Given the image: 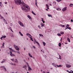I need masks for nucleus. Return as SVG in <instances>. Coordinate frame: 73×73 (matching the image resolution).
Returning a JSON list of instances; mask_svg holds the SVG:
<instances>
[{
    "mask_svg": "<svg viewBox=\"0 0 73 73\" xmlns=\"http://www.w3.org/2000/svg\"><path fill=\"white\" fill-rule=\"evenodd\" d=\"M14 2L15 4L17 5H22V9L24 12H28L30 11L29 6L24 3L23 1V3H22L21 0H14Z\"/></svg>",
    "mask_w": 73,
    "mask_h": 73,
    "instance_id": "1",
    "label": "nucleus"
},
{
    "mask_svg": "<svg viewBox=\"0 0 73 73\" xmlns=\"http://www.w3.org/2000/svg\"><path fill=\"white\" fill-rule=\"evenodd\" d=\"M19 23L20 24V26L22 27H25V26H24V24L22 23V22H21V21H19Z\"/></svg>",
    "mask_w": 73,
    "mask_h": 73,
    "instance_id": "2",
    "label": "nucleus"
},
{
    "mask_svg": "<svg viewBox=\"0 0 73 73\" xmlns=\"http://www.w3.org/2000/svg\"><path fill=\"white\" fill-rule=\"evenodd\" d=\"M14 46L16 50H18V51H19L20 50V48L18 47V46H16L15 45H14Z\"/></svg>",
    "mask_w": 73,
    "mask_h": 73,
    "instance_id": "3",
    "label": "nucleus"
},
{
    "mask_svg": "<svg viewBox=\"0 0 73 73\" xmlns=\"http://www.w3.org/2000/svg\"><path fill=\"white\" fill-rule=\"evenodd\" d=\"M66 68H70V67H71L72 66L70 64H66Z\"/></svg>",
    "mask_w": 73,
    "mask_h": 73,
    "instance_id": "4",
    "label": "nucleus"
},
{
    "mask_svg": "<svg viewBox=\"0 0 73 73\" xmlns=\"http://www.w3.org/2000/svg\"><path fill=\"white\" fill-rule=\"evenodd\" d=\"M10 55L11 56V57H15V55L13 54L12 52H10Z\"/></svg>",
    "mask_w": 73,
    "mask_h": 73,
    "instance_id": "5",
    "label": "nucleus"
},
{
    "mask_svg": "<svg viewBox=\"0 0 73 73\" xmlns=\"http://www.w3.org/2000/svg\"><path fill=\"white\" fill-rule=\"evenodd\" d=\"M9 49H10V52L11 53V52H16L13 49L11 48H9Z\"/></svg>",
    "mask_w": 73,
    "mask_h": 73,
    "instance_id": "6",
    "label": "nucleus"
},
{
    "mask_svg": "<svg viewBox=\"0 0 73 73\" xmlns=\"http://www.w3.org/2000/svg\"><path fill=\"white\" fill-rule=\"evenodd\" d=\"M35 41L36 44H37L39 46H40V44H39V43H38L37 42V41H36V40L35 39Z\"/></svg>",
    "mask_w": 73,
    "mask_h": 73,
    "instance_id": "7",
    "label": "nucleus"
},
{
    "mask_svg": "<svg viewBox=\"0 0 73 73\" xmlns=\"http://www.w3.org/2000/svg\"><path fill=\"white\" fill-rule=\"evenodd\" d=\"M66 7L62 9V11H66Z\"/></svg>",
    "mask_w": 73,
    "mask_h": 73,
    "instance_id": "8",
    "label": "nucleus"
},
{
    "mask_svg": "<svg viewBox=\"0 0 73 73\" xmlns=\"http://www.w3.org/2000/svg\"><path fill=\"white\" fill-rule=\"evenodd\" d=\"M27 36H28V37H32L31 35H30L29 34L27 33Z\"/></svg>",
    "mask_w": 73,
    "mask_h": 73,
    "instance_id": "9",
    "label": "nucleus"
},
{
    "mask_svg": "<svg viewBox=\"0 0 73 73\" xmlns=\"http://www.w3.org/2000/svg\"><path fill=\"white\" fill-rule=\"evenodd\" d=\"M28 67L29 70H32V68H31V67H30V66H28Z\"/></svg>",
    "mask_w": 73,
    "mask_h": 73,
    "instance_id": "10",
    "label": "nucleus"
},
{
    "mask_svg": "<svg viewBox=\"0 0 73 73\" xmlns=\"http://www.w3.org/2000/svg\"><path fill=\"white\" fill-rule=\"evenodd\" d=\"M27 17L28 18H29V19H30V20H32V18H31V17L29 15H28Z\"/></svg>",
    "mask_w": 73,
    "mask_h": 73,
    "instance_id": "11",
    "label": "nucleus"
},
{
    "mask_svg": "<svg viewBox=\"0 0 73 73\" xmlns=\"http://www.w3.org/2000/svg\"><path fill=\"white\" fill-rule=\"evenodd\" d=\"M63 66L62 65H57V66L58 68H60V67H62Z\"/></svg>",
    "mask_w": 73,
    "mask_h": 73,
    "instance_id": "12",
    "label": "nucleus"
},
{
    "mask_svg": "<svg viewBox=\"0 0 73 73\" xmlns=\"http://www.w3.org/2000/svg\"><path fill=\"white\" fill-rule=\"evenodd\" d=\"M41 27H44V24L43 23H41Z\"/></svg>",
    "mask_w": 73,
    "mask_h": 73,
    "instance_id": "13",
    "label": "nucleus"
},
{
    "mask_svg": "<svg viewBox=\"0 0 73 73\" xmlns=\"http://www.w3.org/2000/svg\"><path fill=\"white\" fill-rule=\"evenodd\" d=\"M52 65H53L56 68V67L57 66V65L55 64L54 63H52Z\"/></svg>",
    "mask_w": 73,
    "mask_h": 73,
    "instance_id": "14",
    "label": "nucleus"
},
{
    "mask_svg": "<svg viewBox=\"0 0 73 73\" xmlns=\"http://www.w3.org/2000/svg\"><path fill=\"white\" fill-rule=\"evenodd\" d=\"M41 19H42V22H43V23H45V22L44 21V19H43V18H41Z\"/></svg>",
    "mask_w": 73,
    "mask_h": 73,
    "instance_id": "15",
    "label": "nucleus"
},
{
    "mask_svg": "<svg viewBox=\"0 0 73 73\" xmlns=\"http://www.w3.org/2000/svg\"><path fill=\"white\" fill-rule=\"evenodd\" d=\"M19 34L21 36H23V34L21 33V32H19Z\"/></svg>",
    "mask_w": 73,
    "mask_h": 73,
    "instance_id": "16",
    "label": "nucleus"
},
{
    "mask_svg": "<svg viewBox=\"0 0 73 73\" xmlns=\"http://www.w3.org/2000/svg\"><path fill=\"white\" fill-rule=\"evenodd\" d=\"M29 56L30 57H31V58H32V56L31 55V54H30V53H29Z\"/></svg>",
    "mask_w": 73,
    "mask_h": 73,
    "instance_id": "17",
    "label": "nucleus"
},
{
    "mask_svg": "<svg viewBox=\"0 0 73 73\" xmlns=\"http://www.w3.org/2000/svg\"><path fill=\"white\" fill-rule=\"evenodd\" d=\"M67 40L69 42H70V39L69 38H67Z\"/></svg>",
    "mask_w": 73,
    "mask_h": 73,
    "instance_id": "18",
    "label": "nucleus"
},
{
    "mask_svg": "<svg viewBox=\"0 0 73 73\" xmlns=\"http://www.w3.org/2000/svg\"><path fill=\"white\" fill-rule=\"evenodd\" d=\"M46 6L47 7V9H49V6H48V5L46 4Z\"/></svg>",
    "mask_w": 73,
    "mask_h": 73,
    "instance_id": "19",
    "label": "nucleus"
},
{
    "mask_svg": "<svg viewBox=\"0 0 73 73\" xmlns=\"http://www.w3.org/2000/svg\"><path fill=\"white\" fill-rule=\"evenodd\" d=\"M27 66L26 65H25L23 66V68H25V69H26L25 68H27Z\"/></svg>",
    "mask_w": 73,
    "mask_h": 73,
    "instance_id": "20",
    "label": "nucleus"
},
{
    "mask_svg": "<svg viewBox=\"0 0 73 73\" xmlns=\"http://www.w3.org/2000/svg\"><path fill=\"white\" fill-rule=\"evenodd\" d=\"M32 13L34 15H35V16H36V14H35V13H34L33 12V11H32Z\"/></svg>",
    "mask_w": 73,
    "mask_h": 73,
    "instance_id": "21",
    "label": "nucleus"
},
{
    "mask_svg": "<svg viewBox=\"0 0 73 73\" xmlns=\"http://www.w3.org/2000/svg\"><path fill=\"white\" fill-rule=\"evenodd\" d=\"M14 62H18V61H17V59H15L14 60Z\"/></svg>",
    "mask_w": 73,
    "mask_h": 73,
    "instance_id": "22",
    "label": "nucleus"
},
{
    "mask_svg": "<svg viewBox=\"0 0 73 73\" xmlns=\"http://www.w3.org/2000/svg\"><path fill=\"white\" fill-rule=\"evenodd\" d=\"M32 37H30V39L31 40V41H33V38H32Z\"/></svg>",
    "mask_w": 73,
    "mask_h": 73,
    "instance_id": "23",
    "label": "nucleus"
},
{
    "mask_svg": "<svg viewBox=\"0 0 73 73\" xmlns=\"http://www.w3.org/2000/svg\"><path fill=\"white\" fill-rule=\"evenodd\" d=\"M35 4L36 6V7H38L37 6V0H35Z\"/></svg>",
    "mask_w": 73,
    "mask_h": 73,
    "instance_id": "24",
    "label": "nucleus"
},
{
    "mask_svg": "<svg viewBox=\"0 0 73 73\" xmlns=\"http://www.w3.org/2000/svg\"><path fill=\"white\" fill-rule=\"evenodd\" d=\"M39 35L40 36V37H44L43 36V35L41 34H39Z\"/></svg>",
    "mask_w": 73,
    "mask_h": 73,
    "instance_id": "25",
    "label": "nucleus"
},
{
    "mask_svg": "<svg viewBox=\"0 0 73 73\" xmlns=\"http://www.w3.org/2000/svg\"><path fill=\"white\" fill-rule=\"evenodd\" d=\"M58 45L59 46L61 47V43H59Z\"/></svg>",
    "mask_w": 73,
    "mask_h": 73,
    "instance_id": "26",
    "label": "nucleus"
},
{
    "mask_svg": "<svg viewBox=\"0 0 73 73\" xmlns=\"http://www.w3.org/2000/svg\"><path fill=\"white\" fill-rule=\"evenodd\" d=\"M3 20L4 21V22L6 23L5 24H7V21H5V19H4Z\"/></svg>",
    "mask_w": 73,
    "mask_h": 73,
    "instance_id": "27",
    "label": "nucleus"
},
{
    "mask_svg": "<svg viewBox=\"0 0 73 73\" xmlns=\"http://www.w3.org/2000/svg\"><path fill=\"white\" fill-rule=\"evenodd\" d=\"M60 34H61V35H64V32L61 31Z\"/></svg>",
    "mask_w": 73,
    "mask_h": 73,
    "instance_id": "28",
    "label": "nucleus"
},
{
    "mask_svg": "<svg viewBox=\"0 0 73 73\" xmlns=\"http://www.w3.org/2000/svg\"><path fill=\"white\" fill-rule=\"evenodd\" d=\"M43 45L44 46H45V44H46V43L44 42H43Z\"/></svg>",
    "mask_w": 73,
    "mask_h": 73,
    "instance_id": "29",
    "label": "nucleus"
},
{
    "mask_svg": "<svg viewBox=\"0 0 73 73\" xmlns=\"http://www.w3.org/2000/svg\"><path fill=\"white\" fill-rule=\"evenodd\" d=\"M73 4H70V7H73Z\"/></svg>",
    "mask_w": 73,
    "mask_h": 73,
    "instance_id": "30",
    "label": "nucleus"
},
{
    "mask_svg": "<svg viewBox=\"0 0 73 73\" xmlns=\"http://www.w3.org/2000/svg\"><path fill=\"white\" fill-rule=\"evenodd\" d=\"M56 1H57V2H60V1H62V0H56Z\"/></svg>",
    "mask_w": 73,
    "mask_h": 73,
    "instance_id": "31",
    "label": "nucleus"
},
{
    "mask_svg": "<svg viewBox=\"0 0 73 73\" xmlns=\"http://www.w3.org/2000/svg\"><path fill=\"white\" fill-rule=\"evenodd\" d=\"M68 29H69L70 30L71 29V27H68Z\"/></svg>",
    "mask_w": 73,
    "mask_h": 73,
    "instance_id": "32",
    "label": "nucleus"
},
{
    "mask_svg": "<svg viewBox=\"0 0 73 73\" xmlns=\"http://www.w3.org/2000/svg\"><path fill=\"white\" fill-rule=\"evenodd\" d=\"M59 59H60V60H61V56L60 55V54H59Z\"/></svg>",
    "mask_w": 73,
    "mask_h": 73,
    "instance_id": "33",
    "label": "nucleus"
},
{
    "mask_svg": "<svg viewBox=\"0 0 73 73\" xmlns=\"http://www.w3.org/2000/svg\"><path fill=\"white\" fill-rule=\"evenodd\" d=\"M60 26H61V27H62L63 28H64V27H65V25H60Z\"/></svg>",
    "mask_w": 73,
    "mask_h": 73,
    "instance_id": "34",
    "label": "nucleus"
},
{
    "mask_svg": "<svg viewBox=\"0 0 73 73\" xmlns=\"http://www.w3.org/2000/svg\"><path fill=\"white\" fill-rule=\"evenodd\" d=\"M3 36V38H6V36L5 35V36Z\"/></svg>",
    "mask_w": 73,
    "mask_h": 73,
    "instance_id": "35",
    "label": "nucleus"
},
{
    "mask_svg": "<svg viewBox=\"0 0 73 73\" xmlns=\"http://www.w3.org/2000/svg\"><path fill=\"white\" fill-rule=\"evenodd\" d=\"M48 17H52V15H48Z\"/></svg>",
    "mask_w": 73,
    "mask_h": 73,
    "instance_id": "36",
    "label": "nucleus"
},
{
    "mask_svg": "<svg viewBox=\"0 0 73 73\" xmlns=\"http://www.w3.org/2000/svg\"><path fill=\"white\" fill-rule=\"evenodd\" d=\"M57 35L58 36H61V34L60 33L58 34Z\"/></svg>",
    "mask_w": 73,
    "mask_h": 73,
    "instance_id": "37",
    "label": "nucleus"
},
{
    "mask_svg": "<svg viewBox=\"0 0 73 73\" xmlns=\"http://www.w3.org/2000/svg\"><path fill=\"white\" fill-rule=\"evenodd\" d=\"M56 10H58V11H60L61 10V9L58 8L56 9Z\"/></svg>",
    "mask_w": 73,
    "mask_h": 73,
    "instance_id": "38",
    "label": "nucleus"
},
{
    "mask_svg": "<svg viewBox=\"0 0 73 73\" xmlns=\"http://www.w3.org/2000/svg\"><path fill=\"white\" fill-rule=\"evenodd\" d=\"M69 73H73V71L72 70H71L69 71Z\"/></svg>",
    "mask_w": 73,
    "mask_h": 73,
    "instance_id": "39",
    "label": "nucleus"
},
{
    "mask_svg": "<svg viewBox=\"0 0 73 73\" xmlns=\"http://www.w3.org/2000/svg\"><path fill=\"white\" fill-rule=\"evenodd\" d=\"M26 63L27 64V66H29V64H28V62H26Z\"/></svg>",
    "mask_w": 73,
    "mask_h": 73,
    "instance_id": "40",
    "label": "nucleus"
},
{
    "mask_svg": "<svg viewBox=\"0 0 73 73\" xmlns=\"http://www.w3.org/2000/svg\"><path fill=\"white\" fill-rule=\"evenodd\" d=\"M3 60L4 62H6V61H7V60L6 59Z\"/></svg>",
    "mask_w": 73,
    "mask_h": 73,
    "instance_id": "41",
    "label": "nucleus"
},
{
    "mask_svg": "<svg viewBox=\"0 0 73 73\" xmlns=\"http://www.w3.org/2000/svg\"><path fill=\"white\" fill-rule=\"evenodd\" d=\"M53 4L54 5H56V3L55 2H53Z\"/></svg>",
    "mask_w": 73,
    "mask_h": 73,
    "instance_id": "42",
    "label": "nucleus"
},
{
    "mask_svg": "<svg viewBox=\"0 0 73 73\" xmlns=\"http://www.w3.org/2000/svg\"><path fill=\"white\" fill-rule=\"evenodd\" d=\"M70 26V25H69L67 24V25L66 26V27H69Z\"/></svg>",
    "mask_w": 73,
    "mask_h": 73,
    "instance_id": "43",
    "label": "nucleus"
},
{
    "mask_svg": "<svg viewBox=\"0 0 73 73\" xmlns=\"http://www.w3.org/2000/svg\"><path fill=\"white\" fill-rule=\"evenodd\" d=\"M10 28L11 29H10L11 31H12V32H13V31L12 30V29H11V27H10Z\"/></svg>",
    "mask_w": 73,
    "mask_h": 73,
    "instance_id": "44",
    "label": "nucleus"
},
{
    "mask_svg": "<svg viewBox=\"0 0 73 73\" xmlns=\"http://www.w3.org/2000/svg\"><path fill=\"white\" fill-rule=\"evenodd\" d=\"M11 60L12 61H15V60H14V59H11Z\"/></svg>",
    "mask_w": 73,
    "mask_h": 73,
    "instance_id": "45",
    "label": "nucleus"
},
{
    "mask_svg": "<svg viewBox=\"0 0 73 73\" xmlns=\"http://www.w3.org/2000/svg\"><path fill=\"white\" fill-rule=\"evenodd\" d=\"M4 61L3 60L1 62V63L2 64H3V63H4Z\"/></svg>",
    "mask_w": 73,
    "mask_h": 73,
    "instance_id": "46",
    "label": "nucleus"
},
{
    "mask_svg": "<svg viewBox=\"0 0 73 73\" xmlns=\"http://www.w3.org/2000/svg\"><path fill=\"white\" fill-rule=\"evenodd\" d=\"M0 6L1 7H3V4H0Z\"/></svg>",
    "mask_w": 73,
    "mask_h": 73,
    "instance_id": "47",
    "label": "nucleus"
},
{
    "mask_svg": "<svg viewBox=\"0 0 73 73\" xmlns=\"http://www.w3.org/2000/svg\"><path fill=\"white\" fill-rule=\"evenodd\" d=\"M10 64L12 65H13V63H12V62H10Z\"/></svg>",
    "mask_w": 73,
    "mask_h": 73,
    "instance_id": "48",
    "label": "nucleus"
},
{
    "mask_svg": "<svg viewBox=\"0 0 73 73\" xmlns=\"http://www.w3.org/2000/svg\"><path fill=\"white\" fill-rule=\"evenodd\" d=\"M16 52H17V53H19V54H20V53L19 52V51H16Z\"/></svg>",
    "mask_w": 73,
    "mask_h": 73,
    "instance_id": "49",
    "label": "nucleus"
},
{
    "mask_svg": "<svg viewBox=\"0 0 73 73\" xmlns=\"http://www.w3.org/2000/svg\"><path fill=\"white\" fill-rule=\"evenodd\" d=\"M4 69L5 71H7V69H6V68H5V67H4Z\"/></svg>",
    "mask_w": 73,
    "mask_h": 73,
    "instance_id": "50",
    "label": "nucleus"
},
{
    "mask_svg": "<svg viewBox=\"0 0 73 73\" xmlns=\"http://www.w3.org/2000/svg\"><path fill=\"white\" fill-rule=\"evenodd\" d=\"M33 47L34 48V49H36V47H35V46H33Z\"/></svg>",
    "mask_w": 73,
    "mask_h": 73,
    "instance_id": "51",
    "label": "nucleus"
},
{
    "mask_svg": "<svg viewBox=\"0 0 73 73\" xmlns=\"http://www.w3.org/2000/svg\"><path fill=\"white\" fill-rule=\"evenodd\" d=\"M44 57H45V58H46V55H44Z\"/></svg>",
    "mask_w": 73,
    "mask_h": 73,
    "instance_id": "52",
    "label": "nucleus"
},
{
    "mask_svg": "<svg viewBox=\"0 0 73 73\" xmlns=\"http://www.w3.org/2000/svg\"><path fill=\"white\" fill-rule=\"evenodd\" d=\"M66 72H68V73H69V70H66Z\"/></svg>",
    "mask_w": 73,
    "mask_h": 73,
    "instance_id": "53",
    "label": "nucleus"
},
{
    "mask_svg": "<svg viewBox=\"0 0 73 73\" xmlns=\"http://www.w3.org/2000/svg\"><path fill=\"white\" fill-rule=\"evenodd\" d=\"M38 27L39 28V29H41V27H40V25L38 26Z\"/></svg>",
    "mask_w": 73,
    "mask_h": 73,
    "instance_id": "54",
    "label": "nucleus"
},
{
    "mask_svg": "<svg viewBox=\"0 0 73 73\" xmlns=\"http://www.w3.org/2000/svg\"><path fill=\"white\" fill-rule=\"evenodd\" d=\"M5 4H7V2H5Z\"/></svg>",
    "mask_w": 73,
    "mask_h": 73,
    "instance_id": "55",
    "label": "nucleus"
},
{
    "mask_svg": "<svg viewBox=\"0 0 73 73\" xmlns=\"http://www.w3.org/2000/svg\"><path fill=\"white\" fill-rule=\"evenodd\" d=\"M60 41H62V38H61L60 40Z\"/></svg>",
    "mask_w": 73,
    "mask_h": 73,
    "instance_id": "56",
    "label": "nucleus"
},
{
    "mask_svg": "<svg viewBox=\"0 0 73 73\" xmlns=\"http://www.w3.org/2000/svg\"><path fill=\"white\" fill-rule=\"evenodd\" d=\"M71 22H73V20L71 19Z\"/></svg>",
    "mask_w": 73,
    "mask_h": 73,
    "instance_id": "57",
    "label": "nucleus"
},
{
    "mask_svg": "<svg viewBox=\"0 0 73 73\" xmlns=\"http://www.w3.org/2000/svg\"><path fill=\"white\" fill-rule=\"evenodd\" d=\"M48 0H46L45 1H46V2H48Z\"/></svg>",
    "mask_w": 73,
    "mask_h": 73,
    "instance_id": "58",
    "label": "nucleus"
},
{
    "mask_svg": "<svg viewBox=\"0 0 73 73\" xmlns=\"http://www.w3.org/2000/svg\"><path fill=\"white\" fill-rule=\"evenodd\" d=\"M3 46H4V43H3V44H2Z\"/></svg>",
    "mask_w": 73,
    "mask_h": 73,
    "instance_id": "59",
    "label": "nucleus"
},
{
    "mask_svg": "<svg viewBox=\"0 0 73 73\" xmlns=\"http://www.w3.org/2000/svg\"><path fill=\"white\" fill-rule=\"evenodd\" d=\"M12 65H15V64L13 63Z\"/></svg>",
    "mask_w": 73,
    "mask_h": 73,
    "instance_id": "60",
    "label": "nucleus"
},
{
    "mask_svg": "<svg viewBox=\"0 0 73 73\" xmlns=\"http://www.w3.org/2000/svg\"><path fill=\"white\" fill-rule=\"evenodd\" d=\"M66 28H65V29H68V27H66Z\"/></svg>",
    "mask_w": 73,
    "mask_h": 73,
    "instance_id": "61",
    "label": "nucleus"
},
{
    "mask_svg": "<svg viewBox=\"0 0 73 73\" xmlns=\"http://www.w3.org/2000/svg\"><path fill=\"white\" fill-rule=\"evenodd\" d=\"M13 24L12 23H11V25H10V26H12V25Z\"/></svg>",
    "mask_w": 73,
    "mask_h": 73,
    "instance_id": "62",
    "label": "nucleus"
},
{
    "mask_svg": "<svg viewBox=\"0 0 73 73\" xmlns=\"http://www.w3.org/2000/svg\"><path fill=\"white\" fill-rule=\"evenodd\" d=\"M1 18L2 19H4V18L3 17L1 16Z\"/></svg>",
    "mask_w": 73,
    "mask_h": 73,
    "instance_id": "63",
    "label": "nucleus"
},
{
    "mask_svg": "<svg viewBox=\"0 0 73 73\" xmlns=\"http://www.w3.org/2000/svg\"><path fill=\"white\" fill-rule=\"evenodd\" d=\"M46 11H48V9H46Z\"/></svg>",
    "mask_w": 73,
    "mask_h": 73,
    "instance_id": "64",
    "label": "nucleus"
}]
</instances>
